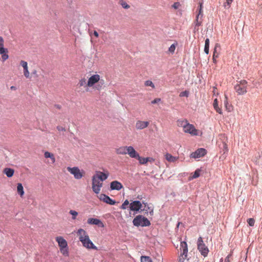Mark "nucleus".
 Masks as SVG:
<instances>
[{
    "label": "nucleus",
    "mask_w": 262,
    "mask_h": 262,
    "mask_svg": "<svg viewBox=\"0 0 262 262\" xmlns=\"http://www.w3.org/2000/svg\"><path fill=\"white\" fill-rule=\"evenodd\" d=\"M133 224L136 227H142L149 226L151 224L149 220L142 215L136 216L133 221Z\"/></svg>",
    "instance_id": "obj_1"
},
{
    "label": "nucleus",
    "mask_w": 262,
    "mask_h": 262,
    "mask_svg": "<svg viewBox=\"0 0 262 262\" xmlns=\"http://www.w3.org/2000/svg\"><path fill=\"white\" fill-rule=\"evenodd\" d=\"M197 247L198 250L202 256L205 257L208 255L209 251V249L204 244L203 238L201 236H200L198 239Z\"/></svg>",
    "instance_id": "obj_2"
},
{
    "label": "nucleus",
    "mask_w": 262,
    "mask_h": 262,
    "mask_svg": "<svg viewBox=\"0 0 262 262\" xmlns=\"http://www.w3.org/2000/svg\"><path fill=\"white\" fill-rule=\"evenodd\" d=\"M247 83L246 80H242L234 86V89L238 95H242L247 93Z\"/></svg>",
    "instance_id": "obj_3"
},
{
    "label": "nucleus",
    "mask_w": 262,
    "mask_h": 262,
    "mask_svg": "<svg viewBox=\"0 0 262 262\" xmlns=\"http://www.w3.org/2000/svg\"><path fill=\"white\" fill-rule=\"evenodd\" d=\"M79 239L82 243L83 246L86 248L94 250H96L97 249V247L95 246L93 242L90 240L88 235H85V237L81 235L79 236Z\"/></svg>",
    "instance_id": "obj_4"
},
{
    "label": "nucleus",
    "mask_w": 262,
    "mask_h": 262,
    "mask_svg": "<svg viewBox=\"0 0 262 262\" xmlns=\"http://www.w3.org/2000/svg\"><path fill=\"white\" fill-rule=\"evenodd\" d=\"M181 125L183 126L184 132L189 133L192 135H197L198 130L192 124L188 123L187 120L183 121Z\"/></svg>",
    "instance_id": "obj_5"
},
{
    "label": "nucleus",
    "mask_w": 262,
    "mask_h": 262,
    "mask_svg": "<svg viewBox=\"0 0 262 262\" xmlns=\"http://www.w3.org/2000/svg\"><path fill=\"white\" fill-rule=\"evenodd\" d=\"M180 249L182 250L180 256L179 257V262H184L187 258L188 253L187 244L185 241L181 242Z\"/></svg>",
    "instance_id": "obj_6"
},
{
    "label": "nucleus",
    "mask_w": 262,
    "mask_h": 262,
    "mask_svg": "<svg viewBox=\"0 0 262 262\" xmlns=\"http://www.w3.org/2000/svg\"><path fill=\"white\" fill-rule=\"evenodd\" d=\"M198 10H199V12L196 16L194 24L196 26H200L202 25L203 20L202 18L203 17L202 3H199V6L198 8Z\"/></svg>",
    "instance_id": "obj_7"
},
{
    "label": "nucleus",
    "mask_w": 262,
    "mask_h": 262,
    "mask_svg": "<svg viewBox=\"0 0 262 262\" xmlns=\"http://www.w3.org/2000/svg\"><path fill=\"white\" fill-rule=\"evenodd\" d=\"M4 40L3 38L0 36V54L2 55V58L3 61H6L9 58L8 54V50L7 48H4Z\"/></svg>",
    "instance_id": "obj_8"
},
{
    "label": "nucleus",
    "mask_w": 262,
    "mask_h": 262,
    "mask_svg": "<svg viewBox=\"0 0 262 262\" xmlns=\"http://www.w3.org/2000/svg\"><path fill=\"white\" fill-rule=\"evenodd\" d=\"M67 170L72 174H73L76 179H80L82 178L83 174L78 167H68Z\"/></svg>",
    "instance_id": "obj_9"
},
{
    "label": "nucleus",
    "mask_w": 262,
    "mask_h": 262,
    "mask_svg": "<svg viewBox=\"0 0 262 262\" xmlns=\"http://www.w3.org/2000/svg\"><path fill=\"white\" fill-rule=\"evenodd\" d=\"M142 203L138 200L133 201L129 204L130 210L135 211L136 213L141 212L142 211Z\"/></svg>",
    "instance_id": "obj_10"
},
{
    "label": "nucleus",
    "mask_w": 262,
    "mask_h": 262,
    "mask_svg": "<svg viewBox=\"0 0 262 262\" xmlns=\"http://www.w3.org/2000/svg\"><path fill=\"white\" fill-rule=\"evenodd\" d=\"M102 186V183H100L98 180L96 179V176L92 178V189L93 191L96 194L99 193L101 187Z\"/></svg>",
    "instance_id": "obj_11"
},
{
    "label": "nucleus",
    "mask_w": 262,
    "mask_h": 262,
    "mask_svg": "<svg viewBox=\"0 0 262 262\" xmlns=\"http://www.w3.org/2000/svg\"><path fill=\"white\" fill-rule=\"evenodd\" d=\"M207 154V150L203 148H200L198 149L194 152H192L190 154V158H199L204 156Z\"/></svg>",
    "instance_id": "obj_12"
},
{
    "label": "nucleus",
    "mask_w": 262,
    "mask_h": 262,
    "mask_svg": "<svg viewBox=\"0 0 262 262\" xmlns=\"http://www.w3.org/2000/svg\"><path fill=\"white\" fill-rule=\"evenodd\" d=\"M99 199L103 202L111 205H114L116 203L115 200H113L108 195L103 193L100 195Z\"/></svg>",
    "instance_id": "obj_13"
},
{
    "label": "nucleus",
    "mask_w": 262,
    "mask_h": 262,
    "mask_svg": "<svg viewBox=\"0 0 262 262\" xmlns=\"http://www.w3.org/2000/svg\"><path fill=\"white\" fill-rule=\"evenodd\" d=\"M100 80V76L98 74H95L90 77L88 80L87 85L91 87Z\"/></svg>",
    "instance_id": "obj_14"
},
{
    "label": "nucleus",
    "mask_w": 262,
    "mask_h": 262,
    "mask_svg": "<svg viewBox=\"0 0 262 262\" xmlns=\"http://www.w3.org/2000/svg\"><path fill=\"white\" fill-rule=\"evenodd\" d=\"M87 223L90 225H97L99 227H104V224L100 220L96 218H89L88 220Z\"/></svg>",
    "instance_id": "obj_15"
},
{
    "label": "nucleus",
    "mask_w": 262,
    "mask_h": 262,
    "mask_svg": "<svg viewBox=\"0 0 262 262\" xmlns=\"http://www.w3.org/2000/svg\"><path fill=\"white\" fill-rule=\"evenodd\" d=\"M127 154H128L131 158H136L138 160L140 156L133 146H129L127 147Z\"/></svg>",
    "instance_id": "obj_16"
},
{
    "label": "nucleus",
    "mask_w": 262,
    "mask_h": 262,
    "mask_svg": "<svg viewBox=\"0 0 262 262\" xmlns=\"http://www.w3.org/2000/svg\"><path fill=\"white\" fill-rule=\"evenodd\" d=\"M123 187L122 184L118 181H114L110 183V189L111 190H120Z\"/></svg>",
    "instance_id": "obj_17"
},
{
    "label": "nucleus",
    "mask_w": 262,
    "mask_h": 262,
    "mask_svg": "<svg viewBox=\"0 0 262 262\" xmlns=\"http://www.w3.org/2000/svg\"><path fill=\"white\" fill-rule=\"evenodd\" d=\"M94 176H96V180L97 179V180H100L101 181H103L107 179L108 174L101 171H97L96 174Z\"/></svg>",
    "instance_id": "obj_18"
},
{
    "label": "nucleus",
    "mask_w": 262,
    "mask_h": 262,
    "mask_svg": "<svg viewBox=\"0 0 262 262\" xmlns=\"http://www.w3.org/2000/svg\"><path fill=\"white\" fill-rule=\"evenodd\" d=\"M148 121H138L136 123V127L137 129H142L148 126Z\"/></svg>",
    "instance_id": "obj_19"
},
{
    "label": "nucleus",
    "mask_w": 262,
    "mask_h": 262,
    "mask_svg": "<svg viewBox=\"0 0 262 262\" xmlns=\"http://www.w3.org/2000/svg\"><path fill=\"white\" fill-rule=\"evenodd\" d=\"M56 241L57 242L60 248H66L68 247V244L66 240L64 239L62 237H56Z\"/></svg>",
    "instance_id": "obj_20"
},
{
    "label": "nucleus",
    "mask_w": 262,
    "mask_h": 262,
    "mask_svg": "<svg viewBox=\"0 0 262 262\" xmlns=\"http://www.w3.org/2000/svg\"><path fill=\"white\" fill-rule=\"evenodd\" d=\"M20 64L24 68V76L26 78L29 77V72L28 71V63L26 61L24 60H21L20 62Z\"/></svg>",
    "instance_id": "obj_21"
},
{
    "label": "nucleus",
    "mask_w": 262,
    "mask_h": 262,
    "mask_svg": "<svg viewBox=\"0 0 262 262\" xmlns=\"http://www.w3.org/2000/svg\"><path fill=\"white\" fill-rule=\"evenodd\" d=\"M138 161L140 164H145L148 162H151L154 161V159L151 157L143 158L140 156L139 158L138 159Z\"/></svg>",
    "instance_id": "obj_22"
},
{
    "label": "nucleus",
    "mask_w": 262,
    "mask_h": 262,
    "mask_svg": "<svg viewBox=\"0 0 262 262\" xmlns=\"http://www.w3.org/2000/svg\"><path fill=\"white\" fill-rule=\"evenodd\" d=\"M4 173L7 176L8 178L12 177L14 173V169L11 168H5L3 171Z\"/></svg>",
    "instance_id": "obj_23"
},
{
    "label": "nucleus",
    "mask_w": 262,
    "mask_h": 262,
    "mask_svg": "<svg viewBox=\"0 0 262 262\" xmlns=\"http://www.w3.org/2000/svg\"><path fill=\"white\" fill-rule=\"evenodd\" d=\"M127 146H122V147H120L118 148H117L116 150V153L119 155L127 154Z\"/></svg>",
    "instance_id": "obj_24"
},
{
    "label": "nucleus",
    "mask_w": 262,
    "mask_h": 262,
    "mask_svg": "<svg viewBox=\"0 0 262 262\" xmlns=\"http://www.w3.org/2000/svg\"><path fill=\"white\" fill-rule=\"evenodd\" d=\"M217 47H220V46L218 43H216L214 48L213 57H212L213 62L214 63H216V58L218 57V55H219V54L217 52V50H216Z\"/></svg>",
    "instance_id": "obj_25"
},
{
    "label": "nucleus",
    "mask_w": 262,
    "mask_h": 262,
    "mask_svg": "<svg viewBox=\"0 0 262 262\" xmlns=\"http://www.w3.org/2000/svg\"><path fill=\"white\" fill-rule=\"evenodd\" d=\"M17 193L22 196L24 194V187L21 183H18L17 186Z\"/></svg>",
    "instance_id": "obj_26"
},
{
    "label": "nucleus",
    "mask_w": 262,
    "mask_h": 262,
    "mask_svg": "<svg viewBox=\"0 0 262 262\" xmlns=\"http://www.w3.org/2000/svg\"><path fill=\"white\" fill-rule=\"evenodd\" d=\"M213 107L215 110V111L220 114H222V111L221 108H220L218 106V103L217 99H215L213 103Z\"/></svg>",
    "instance_id": "obj_27"
},
{
    "label": "nucleus",
    "mask_w": 262,
    "mask_h": 262,
    "mask_svg": "<svg viewBox=\"0 0 262 262\" xmlns=\"http://www.w3.org/2000/svg\"><path fill=\"white\" fill-rule=\"evenodd\" d=\"M209 42H210L209 39V38H206L205 39V47H204V52L206 54H209Z\"/></svg>",
    "instance_id": "obj_28"
},
{
    "label": "nucleus",
    "mask_w": 262,
    "mask_h": 262,
    "mask_svg": "<svg viewBox=\"0 0 262 262\" xmlns=\"http://www.w3.org/2000/svg\"><path fill=\"white\" fill-rule=\"evenodd\" d=\"M165 159L169 162H173L176 160V158L171 154L167 153L165 155Z\"/></svg>",
    "instance_id": "obj_29"
},
{
    "label": "nucleus",
    "mask_w": 262,
    "mask_h": 262,
    "mask_svg": "<svg viewBox=\"0 0 262 262\" xmlns=\"http://www.w3.org/2000/svg\"><path fill=\"white\" fill-rule=\"evenodd\" d=\"M143 204L145 205V209H142V210H145L147 211L148 210L149 211V213L150 215H153L154 213V209L151 207H149L147 203H144V202H142Z\"/></svg>",
    "instance_id": "obj_30"
},
{
    "label": "nucleus",
    "mask_w": 262,
    "mask_h": 262,
    "mask_svg": "<svg viewBox=\"0 0 262 262\" xmlns=\"http://www.w3.org/2000/svg\"><path fill=\"white\" fill-rule=\"evenodd\" d=\"M200 172L201 170L200 169H196L194 172L192 176L189 178V180L199 177L200 176Z\"/></svg>",
    "instance_id": "obj_31"
},
{
    "label": "nucleus",
    "mask_w": 262,
    "mask_h": 262,
    "mask_svg": "<svg viewBox=\"0 0 262 262\" xmlns=\"http://www.w3.org/2000/svg\"><path fill=\"white\" fill-rule=\"evenodd\" d=\"M60 250L62 255L64 256H69L68 248H60Z\"/></svg>",
    "instance_id": "obj_32"
},
{
    "label": "nucleus",
    "mask_w": 262,
    "mask_h": 262,
    "mask_svg": "<svg viewBox=\"0 0 262 262\" xmlns=\"http://www.w3.org/2000/svg\"><path fill=\"white\" fill-rule=\"evenodd\" d=\"M141 262H152V260L149 256H141Z\"/></svg>",
    "instance_id": "obj_33"
},
{
    "label": "nucleus",
    "mask_w": 262,
    "mask_h": 262,
    "mask_svg": "<svg viewBox=\"0 0 262 262\" xmlns=\"http://www.w3.org/2000/svg\"><path fill=\"white\" fill-rule=\"evenodd\" d=\"M225 99H226V100L224 102V105H225V106L226 108V110L228 111V112H230L232 110V106L231 105H230L228 101H227V96L225 95Z\"/></svg>",
    "instance_id": "obj_34"
},
{
    "label": "nucleus",
    "mask_w": 262,
    "mask_h": 262,
    "mask_svg": "<svg viewBox=\"0 0 262 262\" xmlns=\"http://www.w3.org/2000/svg\"><path fill=\"white\" fill-rule=\"evenodd\" d=\"M44 156L46 158H50L53 160V161H55L54 155L52 153L48 151H46L44 154Z\"/></svg>",
    "instance_id": "obj_35"
},
{
    "label": "nucleus",
    "mask_w": 262,
    "mask_h": 262,
    "mask_svg": "<svg viewBox=\"0 0 262 262\" xmlns=\"http://www.w3.org/2000/svg\"><path fill=\"white\" fill-rule=\"evenodd\" d=\"M77 234L79 235L80 236L82 235L83 237H85V235H88L86 231L84 229L81 228L78 229L77 231Z\"/></svg>",
    "instance_id": "obj_36"
},
{
    "label": "nucleus",
    "mask_w": 262,
    "mask_h": 262,
    "mask_svg": "<svg viewBox=\"0 0 262 262\" xmlns=\"http://www.w3.org/2000/svg\"><path fill=\"white\" fill-rule=\"evenodd\" d=\"M69 213L72 215L73 220H75L78 215V212L73 210H70Z\"/></svg>",
    "instance_id": "obj_37"
},
{
    "label": "nucleus",
    "mask_w": 262,
    "mask_h": 262,
    "mask_svg": "<svg viewBox=\"0 0 262 262\" xmlns=\"http://www.w3.org/2000/svg\"><path fill=\"white\" fill-rule=\"evenodd\" d=\"M129 204H130L129 201L127 200H126L125 201H124V202L121 206L120 208L122 209H126L127 208V206Z\"/></svg>",
    "instance_id": "obj_38"
},
{
    "label": "nucleus",
    "mask_w": 262,
    "mask_h": 262,
    "mask_svg": "<svg viewBox=\"0 0 262 262\" xmlns=\"http://www.w3.org/2000/svg\"><path fill=\"white\" fill-rule=\"evenodd\" d=\"M79 85L80 86H88L87 84H86V79L85 78H82L81 79H80L79 82Z\"/></svg>",
    "instance_id": "obj_39"
},
{
    "label": "nucleus",
    "mask_w": 262,
    "mask_h": 262,
    "mask_svg": "<svg viewBox=\"0 0 262 262\" xmlns=\"http://www.w3.org/2000/svg\"><path fill=\"white\" fill-rule=\"evenodd\" d=\"M145 85L147 86H151L152 88H155V85L153 82L150 80H146L145 82Z\"/></svg>",
    "instance_id": "obj_40"
},
{
    "label": "nucleus",
    "mask_w": 262,
    "mask_h": 262,
    "mask_svg": "<svg viewBox=\"0 0 262 262\" xmlns=\"http://www.w3.org/2000/svg\"><path fill=\"white\" fill-rule=\"evenodd\" d=\"M247 222L250 226H253L255 223V220L252 218H249L247 220Z\"/></svg>",
    "instance_id": "obj_41"
},
{
    "label": "nucleus",
    "mask_w": 262,
    "mask_h": 262,
    "mask_svg": "<svg viewBox=\"0 0 262 262\" xmlns=\"http://www.w3.org/2000/svg\"><path fill=\"white\" fill-rule=\"evenodd\" d=\"M189 96V92L188 91H184L180 93V97H188Z\"/></svg>",
    "instance_id": "obj_42"
},
{
    "label": "nucleus",
    "mask_w": 262,
    "mask_h": 262,
    "mask_svg": "<svg viewBox=\"0 0 262 262\" xmlns=\"http://www.w3.org/2000/svg\"><path fill=\"white\" fill-rule=\"evenodd\" d=\"M69 138L73 139L75 141H78V138L75 136V135L72 133L70 132V134L69 135Z\"/></svg>",
    "instance_id": "obj_43"
},
{
    "label": "nucleus",
    "mask_w": 262,
    "mask_h": 262,
    "mask_svg": "<svg viewBox=\"0 0 262 262\" xmlns=\"http://www.w3.org/2000/svg\"><path fill=\"white\" fill-rule=\"evenodd\" d=\"M232 1L233 0H226V2L224 3L225 7H227L228 8H229Z\"/></svg>",
    "instance_id": "obj_44"
},
{
    "label": "nucleus",
    "mask_w": 262,
    "mask_h": 262,
    "mask_svg": "<svg viewBox=\"0 0 262 262\" xmlns=\"http://www.w3.org/2000/svg\"><path fill=\"white\" fill-rule=\"evenodd\" d=\"M176 49V45L173 43L170 46V47L168 49V51L170 53H173L174 52Z\"/></svg>",
    "instance_id": "obj_45"
},
{
    "label": "nucleus",
    "mask_w": 262,
    "mask_h": 262,
    "mask_svg": "<svg viewBox=\"0 0 262 262\" xmlns=\"http://www.w3.org/2000/svg\"><path fill=\"white\" fill-rule=\"evenodd\" d=\"M180 6V4L179 2H175L173 3V4L172 5V7L174 8V9H177L179 8V7Z\"/></svg>",
    "instance_id": "obj_46"
},
{
    "label": "nucleus",
    "mask_w": 262,
    "mask_h": 262,
    "mask_svg": "<svg viewBox=\"0 0 262 262\" xmlns=\"http://www.w3.org/2000/svg\"><path fill=\"white\" fill-rule=\"evenodd\" d=\"M121 5L124 9H128L129 8V6L126 2L122 1L121 3Z\"/></svg>",
    "instance_id": "obj_47"
},
{
    "label": "nucleus",
    "mask_w": 262,
    "mask_h": 262,
    "mask_svg": "<svg viewBox=\"0 0 262 262\" xmlns=\"http://www.w3.org/2000/svg\"><path fill=\"white\" fill-rule=\"evenodd\" d=\"M161 100L160 98H156L154 100H153L152 101H151V103L152 104H157V103H159V102H160Z\"/></svg>",
    "instance_id": "obj_48"
},
{
    "label": "nucleus",
    "mask_w": 262,
    "mask_h": 262,
    "mask_svg": "<svg viewBox=\"0 0 262 262\" xmlns=\"http://www.w3.org/2000/svg\"><path fill=\"white\" fill-rule=\"evenodd\" d=\"M56 128L58 131L65 132L66 130L64 127H63L61 126H57Z\"/></svg>",
    "instance_id": "obj_49"
},
{
    "label": "nucleus",
    "mask_w": 262,
    "mask_h": 262,
    "mask_svg": "<svg viewBox=\"0 0 262 262\" xmlns=\"http://www.w3.org/2000/svg\"><path fill=\"white\" fill-rule=\"evenodd\" d=\"M231 255H228L225 259V261L224 262H230V260H229V257Z\"/></svg>",
    "instance_id": "obj_50"
},
{
    "label": "nucleus",
    "mask_w": 262,
    "mask_h": 262,
    "mask_svg": "<svg viewBox=\"0 0 262 262\" xmlns=\"http://www.w3.org/2000/svg\"><path fill=\"white\" fill-rule=\"evenodd\" d=\"M223 146H224V150H225L224 152H225L226 151H227L228 150L227 146L225 143H223Z\"/></svg>",
    "instance_id": "obj_51"
},
{
    "label": "nucleus",
    "mask_w": 262,
    "mask_h": 262,
    "mask_svg": "<svg viewBox=\"0 0 262 262\" xmlns=\"http://www.w3.org/2000/svg\"><path fill=\"white\" fill-rule=\"evenodd\" d=\"M94 35L95 37H98L99 36V34L96 31H94Z\"/></svg>",
    "instance_id": "obj_52"
},
{
    "label": "nucleus",
    "mask_w": 262,
    "mask_h": 262,
    "mask_svg": "<svg viewBox=\"0 0 262 262\" xmlns=\"http://www.w3.org/2000/svg\"><path fill=\"white\" fill-rule=\"evenodd\" d=\"M55 107H56L57 109L60 110L61 108V106L59 104H55Z\"/></svg>",
    "instance_id": "obj_53"
},
{
    "label": "nucleus",
    "mask_w": 262,
    "mask_h": 262,
    "mask_svg": "<svg viewBox=\"0 0 262 262\" xmlns=\"http://www.w3.org/2000/svg\"><path fill=\"white\" fill-rule=\"evenodd\" d=\"M199 26H196L195 25V27L194 28V32H195L196 31H198L199 28H198Z\"/></svg>",
    "instance_id": "obj_54"
},
{
    "label": "nucleus",
    "mask_w": 262,
    "mask_h": 262,
    "mask_svg": "<svg viewBox=\"0 0 262 262\" xmlns=\"http://www.w3.org/2000/svg\"><path fill=\"white\" fill-rule=\"evenodd\" d=\"M10 89L12 90H15L16 89V88L14 86H11L10 87Z\"/></svg>",
    "instance_id": "obj_55"
},
{
    "label": "nucleus",
    "mask_w": 262,
    "mask_h": 262,
    "mask_svg": "<svg viewBox=\"0 0 262 262\" xmlns=\"http://www.w3.org/2000/svg\"><path fill=\"white\" fill-rule=\"evenodd\" d=\"M36 73H37L36 71V70H34V71L32 73L33 74H36Z\"/></svg>",
    "instance_id": "obj_56"
},
{
    "label": "nucleus",
    "mask_w": 262,
    "mask_h": 262,
    "mask_svg": "<svg viewBox=\"0 0 262 262\" xmlns=\"http://www.w3.org/2000/svg\"><path fill=\"white\" fill-rule=\"evenodd\" d=\"M99 88H101V86H99V85H98L97 86V89L99 90Z\"/></svg>",
    "instance_id": "obj_57"
},
{
    "label": "nucleus",
    "mask_w": 262,
    "mask_h": 262,
    "mask_svg": "<svg viewBox=\"0 0 262 262\" xmlns=\"http://www.w3.org/2000/svg\"><path fill=\"white\" fill-rule=\"evenodd\" d=\"M100 83H101L102 84H103V80L100 81Z\"/></svg>",
    "instance_id": "obj_58"
},
{
    "label": "nucleus",
    "mask_w": 262,
    "mask_h": 262,
    "mask_svg": "<svg viewBox=\"0 0 262 262\" xmlns=\"http://www.w3.org/2000/svg\"><path fill=\"white\" fill-rule=\"evenodd\" d=\"M180 222H178V225H177V227H179V226H180Z\"/></svg>",
    "instance_id": "obj_59"
},
{
    "label": "nucleus",
    "mask_w": 262,
    "mask_h": 262,
    "mask_svg": "<svg viewBox=\"0 0 262 262\" xmlns=\"http://www.w3.org/2000/svg\"><path fill=\"white\" fill-rule=\"evenodd\" d=\"M222 261H223V258H221V259H220V262H222Z\"/></svg>",
    "instance_id": "obj_60"
}]
</instances>
